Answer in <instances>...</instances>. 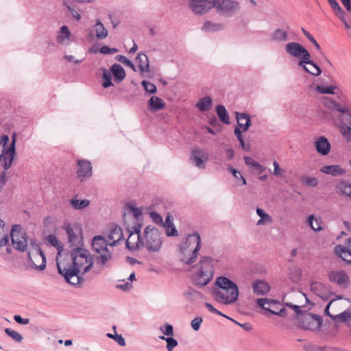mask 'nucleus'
Here are the masks:
<instances>
[{
	"label": "nucleus",
	"mask_w": 351,
	"mask_h": 351,
	"mask_svg": "<svg viewBox=\"0 0 351 351\" xmlns=\"http://www.w3.org/2000/svg\"><path fill=\"white\" fill-rule=\"evenodd\" d=\"M69 256L71 262L57 261L58 273L67 283L73 286L82 285L85 282L83 276L93 266V259L90 252L82 247L72 248Z\"/></svg>",
	"instance_id": "f257e3e1"
},
{
	"label": "nucleus",
	"mask_w": 351,
	"mask_h": 351,
	"mask_svg": "<svg viewBox=\"0 0 351 351\" xmlns=\"http://www.w3.org/2000/svg\"><path fill=\"white\" fill-rule=\"evenodd\" d=\"M217 263V261L210 256L202 257L192 274L193 283L200 288L208 285L213 278L214 266Z\"/></svg>",
	"instance_id": "f03ea898"
},
{
	"label": "nucleus",
	"mask_w": 351,
	"mask_h": 351,
	"mask_svg": "<svg viewBox=\"0 0 351 351\" xmlns=\"http://www.w3.org/2000/svg\"><path fill=\"white\" fill-rule=\"evenodd\" d=\"M201 247V237L197 232L189 234L180 245V260L186 265L193 263Z\"/></svg>",
	"instance_id": "7ed1b4c3"
},
{
	"label": "nucleus",
	"mask_w": 351,
	"mask_h": 351,
	"mask_svg": "<svg viewBox=\"0 0 351 351\" xmlns=\"http://www.w3.org/2000/svg\"><path fill=\"white\" fill-rule=\"evenodd\" d=\"M162 243V234L158 228L148 226L144 229L143 248H145L149 252H158Z\"/></svg>",
	"instance_id": "20e7f679"
},
{
	"label": "nucleus",
	"mask_w": 351,
	"mask_h": 351,
	"mask_svg": "<svg viewBox=\"0 0 351 351\" xmlns=\"http://www.w3.org/2000/svg\"><path fill=\"white\" fill-rule=\"evenodd\" d=\"M109 243L101 236H95L92 241V249L95 254V261L101 267L106 266L112 258V253L108 249Z\"/></svg>",
	"instance_id": "39448f33"
},
{
	"label": "nucleus",
	"mask_w": 351,
	"mask_h": 351,
	"mask_svg": "<svg viewBox=\"0 0 351 351\" xmlns=\"http://www.w3.org/2000/svg\"><path fill=\"white\" fill-rule=\"evenodd\" d=\"M68 236V242L70 247H77L83 245V235L81 227L76 223H65L63 226Z\"/></svg>",
	"instance_id": "423d86ee"
},
{
	"label": "nucleus",
	"mask_w": 351,
	"mask_h": 351,
	"mask_svg": "<svg viewBox=\"0 0 351 351\" xmlns=\"http://www.w3.org/2000/svg\"><path fill=\"white\" fill-rule=\"evenodd\" d=\"M212 5L217 13L226 17L232 16L240 9L239 3L232 0H213Z\"/></svg>",
	"instance_id": "0eeeda50"
},
{
	"label": "nucleus",
	"mask_w": 351,
	"mask_h": 351,
	"mask_svg": "<svg viewBox=\"0 0 351 351\" xmlns=\"http://www.w3.org/2000/svg\"><path fill=\"white\" fill-rule=\"evenodd\" d=\"M20 225H14L12 226L10 237L13 247L21 252L26 250L28 241L25 232L21 231Z\"/></svg>",
	"instance_id": "6e6552de"
},
{
	"label": "nucleus",
	"mask_w": 351,
	"mask_h": 351,
	"mask_svg": "<svg viewBox=\"0 0 351 351\" xmlns=\"http://www.w3.org/2000/svg\"><path fill=\"white\" fill-rule=\"evenodd\" d=\"M16 134L13 133L12 135L11 143L6 149H2L1 153L0 154V160L4 159L3 169L5 170L9 169L12 165L16 154Z\"/></svg>",
	"instance_id": "1a4fd4ad"
},
{
	"label": "nucleus",
	"mask_w": 351,
	"mask_h": 351,
	"mask_svg": "<svg viewBox=\"0 0 351 351\" xmlns=\"http://www.w3.org/2000/svg\"><path fill=\"white\" fill-rule=\"evenodd\" d=\"M328 279L339 288L346 289L350 283L348 274L343 269H334L328 273Z\"/></svg>",
	"instance_id": "9d476101"
},
{
	"label": "nucleus",
	"mask_w": 351,
	"mask_h": 351,
	"mask_svg": "<svg viewBox=\"0 0 351 351\" xmlns=\"http://www.w3.org/2000/svg\"><path fill=\"white\" fill-rule=\"evenodd\" d=\"M141 228L140 224L135 226L134 230L130 233L126 241V247L131 251L143 249V237L141 236Z\"/></svg>",
	"instance_id": "9b49d317"
},
{
	"label": "nucleus",
	"mask_w": 351,
	"mask_h": 351,
	"mask_svg": "<svg viewBox=\"0 0 351 351\" xmlns=\"http://www.w3.org/2000/svg\"><path fill=\"white\" fill-rule=\"evenodd\" d=\"M215 285L217 287V288H215L214 289H221V291H223L225 289H230L232 290L229 298H233L236 295V289H239L238 286L235 282L230 280L226 276H219L215 280ZM219 297H221V298H225L224 295H223L221 293H218ZM228 298V297H226V299Z\"/></svg>",
	"instance_id": "f8f14e48"
},
{
	"label": "nucleus",
	"mask_w": 351,
	"mask_h": 351,
	"mask_svg": "<svg viewBox=\"0 0 351 351\" xmlns=\"http://www.w3.org/2000/svg\"><path fill=\"white\" fill-rule=\"evenodd\" d=\"M28 259L31 267L38 270L42 271L46 267V257L40 248L29 252Z\"/></svg>",
	"instance_id": "ddd939ff"
},
{
	"label": "nucleus",
	"mask_w": 351,
	"mask_h": 351,
	"mask_svg": "<svg viewBox=\"0 0 351 351\" xmlns=\"http://www.w3.org/2000/svg\"><path fill=\"white\" fill-rule=\"evenodd\" d=\"M208 160V154L201 148H193L191 150V161L199 169L205 168V164Z\"/></svg>",
	"instance_id": "4468645a"
},
{
	"label": "nucleus",
	"mask_w": 351,
	"mask_h": 351,
	"mask_svg": "<svg viewBox=\"0 0 351 351\" xmlns=\"http://www.w3.org/2000/svg\"><path fill=\"white\" fill-rule=\"evenodd\" d=\"M256 303L261 308L269 311L272 315H276L280 317L286 315V311L285 308H280L278 311L270 309V307H274L275 305L278 304V302L275 300L258 298L256 300Z\"/></svg>",
	"instance_id": "2eb2a0df"
},
{
	"label": "nucleus",
	"mask_w": 351,
	"mask_h": 351,
	"mask_svg": "<svg viewBox=\"0 0 351 351\" xmlns=\"http://www.w3.org/2000/svg\"><path fill=\"white\" fill-rule=\"evenodd\" d=\"M77 175L82 182L87 180L92 176V166L87 160H78L77 161Z\"/></svg>",
	"instance_id": "dca6fc26"
},
{
	"label": "nucleus",
	"mask_w": 351,
	"mask_h": 351,
	"mask_svg": "<svg viewBox=\"0 0 351 351\" xmlns=\"http://www.w3.org/2000/svg\"><path fill=\"white\" fill-rule=\"evenodd\" d=\"M335 252L347 265H351V238L346 240V245H336L335 247Z\"/></svg>",
	"instance_id": "f3484780"
},
{
	"label": "nucleus",
	"mask_w": 351,
	"mask_h": 351,
	"mask_svg": "<svg viewBox=\"0 0 351 351\" xmlns=\"http://www.w3.org/2000/svg\"><path fill=\"white\" fill-rule=\"evenodd\" d=\"M189 7L196 14H203L213 7L210 0H190Z\"/></svg>",
	"instance_id": "a211bd4d"
},
{
	"label": "nucleus",
	"mask_w": 351,
	"mask_h": 351,
	"mask_svg": "<svg viewBox=\"0 0 351 351\" xmlns=\"http://www.w3.org/2000/svg\"><path fill=\"white\" fill-rule=\"evenodd\" d=\"M232 290L230 291V289H225L223 290V291H221V289H213V297L215 299L216 301H217L218 302L221 303V304H232L234 302H235L237 300H238V297H239V289H236V295L234 296V298L233 297V298H221V297L219 296V295H218V293H221L223 295H224V297L226 298V297H230V294L231 293Z\"/></svg>",
	"instance_id": "6ab92c4d"
},
{
	"label": "nucleus",
	"mask_w": 351,
	"mask_h": 351,
	"mask_svg": "<svg viewBox=\"0 0 351 351\" xmlns=\"http://www.w3.org/2000/svg\"><path fill=\"white\" fill-rule=\"evenodd\" d=\"M315 147L318 154L326 156L330 153L331 145L325 136L318 137L315 142Z\"/></svg>",
	"instance_id": "aec40b11"
},
{
	"label": "nucleus",
	"mask_w": 351,
	"mask_h": 351,
	"mask_svg": "<svg viewBox=\"0 0 351 351\" xmlns=\"http://www.w3.org/2000/svg\"><path fill=\"white\" fill-rule=\"evenodd\" d=\"M252 288L254 294L257 295H265L271 289L269 284L262 280H256L254 281L252 285Z\"/></svg>",
	"instance_id": "412c9836"
},
{
	"label": "nucleus",
	"mask_w": 351,
	"mask_h": 351,
	"mask_svg": "<svg viewBox=\"0 0 351 351\" xmlns=\"http://www.w3.org/2000/svg\"><path fill=\"white\" fill-rule=\"evenodd\" d=\"M71 32L66 25H63L58 32L56 40L61 45L67 46L71 43Z\"/></svg>",
	"instance_id": "4be33fe9"
},
{
	"label": "nucleus",
	"mask_w": 351,
	"mask_h": 351,
	"mask_svg": "<svg viewBox=\"0 0 351 351\" xmlns=\"http://www.w3.org/2000/svg\"><path fill=\"white\" fill-rule=\"evenodd\" d=\"M123 237V234L121 228L119 226H115L110 231L108 235V242L109 243V245L114 246L122 240Z\"/></svg>",
	"instance_id": "5701e85b"
},
{
	"label": "nucleus",
	"mask_w": 351,
	"mask_h": 351,
	"mask_svg": "<svg viewBox=\"0 0 351 351\" xmlns=\"http://www.w3.org/2000/svg\"><path fill=\"white\" fill-rule=\"evenodd\" d=\"M304 47L298 43L290 42L285 47V51L291 56L295 58H300Z\"/></svg>",
	"instance_id": "b1692460"
},
{
	"label": "nucleus",
	"mask_w": 351,
	"mask_h": 351,
	"mask_svg": "<svg viewBox=\"0 0 351 351\" xmlns=\"http://www.w3.org/2000/svg\"><path fill=\"white\" fill-rule=\"evenodd\" d=\"M320 171L332 176H339L346 173V170L338 165L323 166L321 167Z\"/></svg>",
	"instance_id": "393cba45"
},
{
	"label": "nucleus",
	"mask_w": 351,
	"mask_h": 351,
	"mask_svg": "<svg viewBox=\"0 0 351 351\" xmlns=\"http://www.w3.org/2000/svg\"><path fill=\"white\" fill-rule=\"evenodd\" d=\"M165 107L164 101L156 96H152L147 102V109L151 112H157Z\"/></svg>",
	"instance_id": "a878e982"
},
{
	"label": "nucleus",
	"mask_w": 351,
	"mask_h": 351,
	"mask_svg": "<svg viewBox=\"0 0 351 351\" xmlns=\"http://www.w3.org/2000/svg\"><path fill=\"white\" fill-rule=\"evenodd\" d=\"M136 61L141 72L149 73L150 71L149 61L146 54L143 53H138L136 57Z\"/></svg>",
	"instance_id": "bb28decb"
},
{
	"label": "nucleus",
	"mask_w": 351,
	"mask_h": 351,
	"mask_svg": "<svg viewBox=\"0 0 351 351\" xmlns=\"http://www.w3.org/2000/svg\"><path fill=\"white\" fill-rule=\"evenodd\" d=\"M236 118L238 125L242 128L243 132L247 131L252 124L250 116L245 112H236Z\"/></svg>",
	"instance_id": "cd10ccee"
},
{
	"label": "nucleus",
	"mask_w": 351,
	"mask_h": 351,
	"mask_svg": "<svg viewBox=\"0 0 351 351\" xmlns=\"http://www.w3.org/2000/svg\"><path fill=\"white\" fill-rule=\"evenodd\" d=\"M110 70L116 82L120 83L125 79L126 74L121 65L114 63L111 66Z\"/></svg>",
	"instance_id": "c85d7f7f"
},
{
	"label": "nucleus",
	"mask_w": 351,
	"mask_h": 351,
	"mask_svg": "<svg viewBox=\"0 0 351 351\" xmlns=\"http://www.w3.org/2000/svg\"><path fill=\"white\" fill-rule=\"evenodd\" d=\"M336 191L340 195L346 196L351 199V184L341 180L336 186Z\"/></svg>",
	"instance_id": "c756f323"
},
{
	"label": "nucleus",
	"mask_w": 351,
	"mask_h": 351,
	"mask_svg": "<svg viewBox=\"0 0 351 351\" xmlns=\"http://www.w3.org/2000/svg\"><path fill=\"white\" fill-rule=\"evenodd\" d=\"M165 230V234L167 237H176L178 236V232L175 227L171 216L168 215L166 217L165 221L162 225Z\"/></svg>",
	"instance_id": "7c9ffc66"
},
{
	"label": "nucleus",
	"mask_w": 351,
	"mask_h": 351,
	"mask_svg": "<svg viewBox=\"0 0 351 351\" xmlns=\"http://www.w3.org/2000/svg\"><path fill=\"white\" fill-rule=\"evenodd\" d=\"M271 38L275 43H285L289 39L287 31L281 28L276 29L273 32Z\"/></svg>",
	"instance_id": "2f4dec72"
},
{
	"label": "nucleus",
	"mask_w": 351,
	"mask_h": 351,
	"mask_svg": "<svg viewBox=\"0 0 351 351\" xmlns=\"http://www.w3.org/2000/svg\"><path fill=\"white\" fill-rule=\"evenodd\" d=\"M213 106V100L210 97L206 96L199 99L195 104L197 108L200 112L208 111Z\"/></svg>",
	"instance_id": "473e14b6"
},
{
	"label": "nucleus",
	"mask_w": 351,
	"mask_h": 351,
	"mask_svg": "<svg viewBox=\"0 0 351 351\" xmlns=\"http://www.w3.org/2000/svg\"><path fill=\"white\" fill-rule=\"evenodd\" d=\"M94 30L95 32V37L99 40H104L108 35L107 29L104 27L100 20H97V22L94 25Z\"/></svg>",
	"instance_id": "72a5a7b5"
},
{
	"label": "nucleus",
	"mask_w": 351,
	"mask_h": 351,
	"mask_svg": "<svg viewBox=\"0 0 351 351\" xmlns=\"http://www.w3.org/2000/svg\"><path fill=\"white\" fill-rule=\"evenodd\" d=\"M256 214L260 217V219L256 222V226H264L272 223L271 217L260 208H256Z\"/></svg>",
	"instance_id": "f704fd0d"
},
{
	"label": "nucleus",
	"mask_w": 351,
	"mask_h": 351,
	"mask_svg": "<svg viewBox=\"0 0 351 351\" xmlns=\"http://www.w3.org/2000/svg\"><path fill=\"white\" fill-rule=\"evenodd\" d=\"M308 223L315 232H319L323 229L322 219L320 217H315L313 215L308 217Z\"/></svg>",
	"instance_id": "c9c22d12"
},
{
	"label": "nucleus",
	"mask_w": 351,
	"mask_h": 351,
	"mask_svg": "<svg viewBox=\"0 0 351 351\" xmlns=\"http://www.w3.org/2000/svg\"><path fill=\"white\" fill-rule=\"evenodd\" d=\"M245 163L250 168L256 170L258 173H263L265 170V167L255 161L252 158L249 156L244 157Z\"/></svg>",
	"instance_id": "e433bc0d"
},
{
	"label": "nucleus",
	"mask_w": 351,
	"mask_h": 351,
	"mask_svg": "<svg viewBox=\"0 0 351 351\" xmlns=\"http://www.w3.org/2000/svg\"><path fill=\"white\" fill-rule=\"evenodd\" d=\"M71 206L75 210H82L88 207L90 201L88 199H78L77 197H73L69 202Z\"/></svg>",
	"instance_id": "4c0bfd02"
},
{
	"label": "nucleus",
	"mask_w": 351,
	"mask_h": 351,
	"mask_svg": "<svg viewBox=\"0 0 351 351\" xmlns=\"http://www.w3.org/2000/svg\"><path fill=\"white\" fill-rule=\"evenodd\" d=\"M216 113L222 123L225 124H230V117L228 113L223 105L217 106Z\"/></svg>",
	"instance_id": "58836bf2"
},
{
	"label": "nucleus",
	"mask_w": 351,
	"mask_h": 351,
	"mask_svg": "<svg viewBox=\"0 0 351 351\" xmlns=\"http://www.w3.org/2000/svg\"><path fill=\"white\" fill-rule=\"evenodd\" d=\"M302 68L305 72L313 76H319L322 73L321 68L313 61Z\"/></svg>",
	"instance_id": "ea45409f"
},
{
	"label": "nucleus",
	"mask_w": 351,
	"mask_h": 351,
	"mask_svg": "<svg viewBox=\"0 0 351 351\" xmlns=\"http://www.w3.org/2000/svg\"><path fill=\"white\" fill-rule=\"evenodd\" d=\"M298 65L300 67L304 66H306V64L312 62L313 61L311 60V54L304 47L300 58H298Z\"/></svg>",
	"instance_id": "a19ab883"
},
{
	"label": "nucleus",
	"mask_w": 351,
	"mask_h": 351,
	"mask_svg": "<svg viewBox=\"0 0 351 351\" xmlns=\"http://www.w3.org/2000/svg\"><path fill=\"white\" fill-rule=\"evenodd\" d=\"M223 29V25L221 23H214L210 21L204 23L202 29L205 32H217Z\"/></svg>",
	"instance_id": "79ce46f5"
},
{
	"label": "nucleus",
	"mask_w": 351,
	"mask_h": 351,
	"mask_svg": "<svg viewBox=\"0 0 351 351\" xmlns=\"http://www.w3.org/2000/svg\"><path fill=\"white\" fill-rule=\"evenodd\" d=\"M328 106L331 110L337 111L341 114H345L349 111L348 106H342L340 103L335 101H330L328 104Z\"/></svg>",
	"instance_id": "37998d69"
},
{
	"label": "nucleus",
	"mask_w": 351,
	"mask_h": 351,
	"mask_svg": "<svg viewBox=\"0 0 351 351\" xmlns=\"http://www.w3.org/2000/svg\"><path fill=\"white\" fill-rule=\"evenodd\" d=\"M311 289L317 295L324 298L326 287L321 282H313L311 285Z\"/></svg>",
	"instance_id": "c03bdc74"
},
{
	"label": "nucleus",
	"mask_w": 351,
	"mask_h": 351,
	"mask_svg": "<svg viewBox=\"0 0 351 351\" xmlns=\"http://www.w3.org/2000/svg\"><path fill=\"white\" fill-rule=\"evenodd\" d=\"M328 1L335 15L342 19L345 11L341 8L337 0H328Z\"/></svg>",
	"instance_id": "a18cd8bd"
},
{
	"label": "nucleus",
	"mask_w": 351,
	"mask_h": 351,
	"mask_svg": "<svg viewBox=\"0 0 351 351\" xmlns=\"http://www.w3.org/2000/svg\"><path fill=\"white\" fill-rule=\"evenodd\" d=\"M160 339L162 340H165L167 342V351H172L175 347H176L178 344V341L174 338L169 337H165V336H160Z\"/></svg>",
	"instance_id": "49530a36"
},
{
	"label": "nucleus",
	"mask_w": 351,
	"mask_h": 351,
	"mask_svg": "<svg viewBox=\"0 0 351 351\" xmlns=\"http://www.w3.org/2000/svg\"><path fill=\"white\" fill-rule=\"evenodd\" d=\"M47 241L53 247H56L59 250L58 254L60 253V250L63 249L62 244L59 241L58 238L54 234H49L47 237Z\"/></svg>",
	"instance_id": "de8ad7c7"
},
{
	"label": "nucleus",
	"mask_w": 351,
	"mask_h": 351,
	"mask_svg": "<svg viewBox=\"0 0 351 351\" xmlns=\"http://www.w3.org/2000/svg\"><path fill=\"white\" fill-rule=\"evenodd\" d=\"M111 75H112L111 73L109 72L108 70H106V69H103L102 77H103L104 82H103L102 86L104 88H108V87H110L113 85L112 83V80H111V79H112Z\"/></svg>",
	"instance_id": "09e8293b"
},
{
	"label": "nucleus",
	"mask_w": 351,
	"mask_h": 351,
	"mask_svg": "<svg viewBox=\"0 0 351 351\" xmlns=\"http://www.w3.org/2000/svg\"><path fill=\"white\" fill-rule=\"evenodd\" d=\"M302 271L298 267H293L290 268V279L293 282H298L301 276Z\"/></svg>",
	"instance_id": "8fccbe9b"
},
{
	"label": "nucleus",
	"mask_w": 351,
	"mask_h": 351,
	"mask_svg": "<svg viewBox=\"0 0 351 351\" xmlns=\"http://www.w3.org/2000/svg\"><path fill=\"white\" fill-rule=\"evenodd\" d=\"M115 59L120 62L121 63L125 64V66H129L134 71H136V67L134 64L130 61L128 58H127L125 56L123 55H117L115 57Z\"/></svg>",
	"instance_id": "3c124183"
},
{
	"label": "nucleus",
	"mask_w": 351,
	"mask_h": 351,
	"mask_svg": "<svg viewBox=\"0 0 351 351\" xmlns=\"http://www.w3.org/2000/svg\"><path fill=\"white\" fill-rule=\"evenodd\" d=\"M302 182L307 186L315 187L318 184V180L315 177L303 176L301 179Z\"/></svg>",
	"instance_id": "603ef678"
},
{
	"label": "nucleus",
	"mask_w": 351,
	"mask_h": 351,
	"mask_svg": "<svg viewBox=\"0 0 351 351\" xmlns=\"http://www.w3.org/2000/svg\"><path fill=\"white\" fill-rule=\"evenodd\" d=\"M228 170L232 173V176H234V178L235 179L241 180V185L246 184V180L239 171H237V169L233 168L231 165H229L228 167Z\"/></svg>",
	"instance_id": "864d4df0"
},
{
	"label": "nucleus",
	"mask_w": 351,
	"mask_h": 351,
	"mask_svg": "<svg viewBox=\"0 0 351 351\" xmlns=\"http://www.w3.org/2000/svg\"><path fill=\"white\" fill-rule=\"evenodd\" d=\"M340 132L346 141L351 143V126L341 125Z\"/></svg>",
	"instance_id": "5fc2aeb1"
},
{
	"label": "nucleus",
	"mask_w": 351,
	"mask_h": 351,
	"mask_svg": "<svg viewBox=\"0 0 351 351\" xmlns=\"http://www.w3.org/2000/svg\"><path fill=\"white\" fill-rule=\"evenodd\" d=\"M5 332L16 342H21L23 340L22 335L11 328H5Z\"/></svg>",
	"instance_id": "6e6d98bb"
},
{
	"label": "nucleus",
	"mask_w": 351,
	"mask_h": 351,
	"mask_svg": "<svg viewBox=\"0 0 351 351\" xmlns=\"http://www.w3.org/2000/svg\"><path fill=\"white\" fill-rule=\"evenodd\" d=\"M141 85L143 86L145 90L147 93L154 94L157 91L156 85L148 82V81H146V80L142 81Z\"/></svg>",
	"instance_id": "4d7b16f0"
},
{
	"label": "nucleus",
	"mask_w": 351,
	"mask_h": 351,
	"mask_svg": "<svg viewBox=\"0 0 351 351\" xmlns=\"http://www.w3.org/2000/svg\"><path fill=\"white\" fill-rule=\"evenodd\" d=\"M335 88H336V87L332 86H325L324 85H318L316 86L315 90L322 94H334Z\"/></svg>",
	"instance_id": "13d9d810"
},
{
	"label": "nucleus",
	"mask_w": 351,
	"mask_h": 351,
	"mask_svg": "<svg viewBox=\"0 0 351 351\" xmlns=\"http://www.w3.org/2000/svg\"><path fill=\"white\" fill-rule=\"evenodd\" d=\"M350 317H351L350 313L345 311L340 314L334 315L332 319L337 322H343L347 321Z\"/></svg>",
	"instance_id": "bf43d9fd"
},
{
	"label": "nucleus",
	"mask_w": 351,
	"mask_h": 351,
	"mask_svg": "<svg viewBox=\"0 0 351 351\" xmlns=\"http://www.w3.org/2000/svg\"><path fill=\"white\" fill-rule=\"evenodd\" d=\"M160 330L167 337H172L173 335V326L169 323H165L163 326L160 327Z\"/></svg>",
	"instance_id": "052dcab7"
},
{
	"label": "nucleus",
	"mask_w": 351,
	"mask_h": 351,
	"mask_svg": "<svg viewBox=\"0 0 351 351\" xmlns=\"http://www.w3.org/2000/svg\"><path fill=\"white\" fill-rule=\"evenodd\" d=\"M200 293L192 288H189L188 290L184 293V296L189 300H195L200 296Z\"/></svg>",
	"instance_id": "680f3d73"
},
{
	"label": "nucleus",
	"mask_w": 351,
	"mask_h": 351,
	"mask_svg": "<svg viewBox=\"0 0 351 351\" xmlns=\"http://www.w3.org/2000/svg\"><path fill=\"white\" fill-rule=\"evenodd\" d=\"M107 337L110 339H113L121 346H125V339L121 335H112L110 333H108Z\"/></svg>",
	"instance_id": "e2e57ef3"
},
{
	"label": "nucleus",
	"mask_w": 351,
	"mask_h": 351,
	"mask_svg": "<svg viewBox=\"0 0 351 351\" xmlns=\"http://www.w3.org/2000/svg\"><path fill=\"white\" fill-rule=\"evenodd\" d=\"M302 32L304 35L308 39V40L316 47L317 50H320L321 47L316 40L312 36V35L306 31L304 28H302Z\"/></svg>",
	"instance_id": "0e129e2a"
},
{
	"label": "nucleus",
	"mask_w": 351,
	"mask_h": 351,
	"mask_svg": "<svg viewBox=\"0 0 351 351\" xmlns=\"http://www.w3.org/2000/svg\"><path fill=\"white\" fill-rule=\"evenodd\" d=\"M118 51L119 50L117 48H111L106 45H104L99 49V52L104 55L113 54Z\"/></svg>",
	"instance_id": "69168bd1"
},
{
	"label": "nucleus",
	"mask_w": 351,
	"mask_h": 351,
	"mask_svg": "<svg viewBox=\"0 0 351 351\" xmlns=\"http://www.w3.org/2000/svg\"><path fill=\"white\" fill-rule=\"evenodd\" d=\"M149 216H150L152 220L156 224L162 225L163 220H162V217H161V215L160 214H158V213L152 211V212L149 213Z\"/></svg>",
	"instance_id": "338daca9"
},
{
	"label": "nucleus",
	"mask_w": 351,
	"mask_h": 351,
	"mask_svg": "<svg viewBox=\"0 0 351 351\" xmlns=\"http://www.w3.org/2000/svg\"><path fill=\"white\" fill-rule=\"evenodd\" d=\"M340 120L343 123V125L351 126V114L348 112L345 114H342V116L340 117Z\"/></svg>",
	"instance_id": "774afa93"
}]
</instances>
